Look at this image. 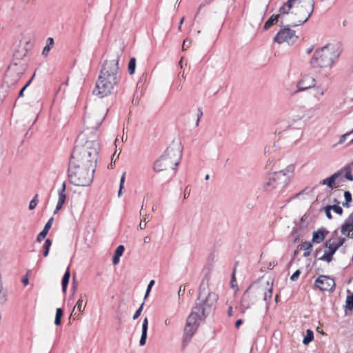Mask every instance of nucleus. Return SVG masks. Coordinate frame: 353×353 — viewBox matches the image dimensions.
<instances>
[{
  "label": "nucleus",
  "mask_w": 353,
  "mask_h": 353,
  "mask_svg": "<svg viewBox=\"0 0 353 353\" xmlns=\"http://www.w3.org/2000/svg\"><path fill=\"white\" fill-rule=\"evenodd\" d=\"M21 281L25 285H26L28 284V278L27 276L23 277Z\"/></svg>",
  "instance_id": "052dcab7"
},
{
  "label": "nucleus",
  "mask_w": 353,
  "mask_h": 353,
  "mask_svg": "<svg viewBox=\"0 0 353 353\" xmlns=\"http://www.w3.org/2000/svg\"><path fill=\"white\" fill-rule=\"evenodd\" d=\"M342 52L341 43H328L317 49L313 54L310 64L312 68H327L331 66Z\"/></svg>",
  "instance_id": "7ed1b4c3"
},
{
  "label": "nucleus",
  "mask_w": 353,
  "mask_h": 353,
  "mask_svg": "<svg viewBox=\"0 0 353 353\" xmlns=\"http://www.w3.org/2000/svg\"><path fill=\"white\" fill-rule=\"evenodd\" d=\"M148 329V319L145 317L142 323V330H141V336L139 341V344L141 346H143L146 343L147 340V334Z\"/></svg>",
  "instance_id": "dca6fc26"
},
{
  "label": "nucleus",
  "mask_w": 353,
  "mask_h": 353,
  "mask_svg": "<svg viewBox=\"0 0 353 353\" xmlns=\"http://www.w3.org/2000/svg\"><path fill=\"white\" fill-rule=\"evenodd\" d=\"M345 309L347 310H353V293L347 296L345 300Z\"/></svg>",
  "instance_id": "473e14b6"
},
{
  "label": "nucleus",
  "mask_w": 353,
  "mask_h": 353,
  "mask_svg": "<svg viewBox=\"0 0 353 353\" xmlns=\"http://www.w3.org/2000/svg\"><path fill=\"white\" fill-rule=\"evenodd\" d=\"M136 68V59L134 57L130 58L128 63V72L130 74H133Z\"/></svg>",
  "instance_id": "2f4dec72"
},
{
  "label": "nucleus",
  "mask_w": 353,
  "mask_h": 353,
  "mask_svg": "<svg viewBox=\"0 0 353 353\" xmlns=\"http://www.w3.org/2000/svg\"><path fill=\"white\" fill-rule=\"evenodd\" d=\"M70 277V273L69 268H68L65 272L64 273L63 276L61 280L62 291L64 293L66 292Z\"/></svg>",
  "instance_id": "5701e85b"
},
{
  "label": "nucleus",
  "mask_w": 353,
  "mask_h": 353,
  "mask_svg": "<svg viewBox=\"0 0 353 353\" xmlns=\"http://www.w3.org/2000/svg\"><path fill=\"white\" fill-rule=\"evenodd\" d=\"M99 149V143L98 141H88L84 145L77 144L70 156V160H73L74 152H80L79 159L76 161V165L92 168V172H94L97 165V156Z\"/></svg>",
  "instance_id": "20e7f679"
},
{
  "label": "nucleus",
  "mask_w": 353,
  "mask_h": 353,
  "mask_svg": "<svg viewBox=\"0 0 353 353\" xmlns=\"http://www.w3.org/2000/svg\"><path fill=\"white\" fill-rule=\"evenodd\" d=\"M272 288L270 287L268 288L266 291L264 292V298L263 300L266 303V307L267 309L269 308L270 303L272 297Z\"/></svg>",
  "instance_id": "393cba45"
},
{
  "label": "nucleus",
  "mask_w": 353,
  "mask_h": 353,
  "mask_svg": "<svg viewBox=\"0 0 353 353\" xmlns=\"http://www.w3.org/2000/svg\"><path fill=\"white\" fill-rule=\"evenodd\" d=\"M217 300L218 295L216 293L205 292L203 281L199 288L195 306L193 307L186 320L182 339L183 348L185 347L192 339L199 325V322L213 312Z\"/></svg>",
  "instance_id": "f257e3e1"
},
{
  "label": "nucleus",
  "mask_w": 353,
  "mask_h": 353,
  "mask_svg": "<svg viewBox=\"0 0 353 353\" xmlns=\"http://www.w3.org/2000/svg\"><path fill=\"white\" fill-rule=\"evenodd\" d=\"M251 285L248 288L241 297L240 305L243 312L250 308L256 301V294L255 292L251 291Z\"/></svg>",
  "instance_id": "9b49d317"
},
{
  "label": "nucleus",
  "mask_w": 353,
  "mask_h": 353,
  "mask_svg": "<svg viewBox=\"0 0 353 353\" xmlns=\"http://www.w3.org/2000/svg\"><path fill=\"white\" fill-rule=\"evenodd\" d=\"M315 286L321 291L332 292L335 288V281L329 276L320 275L315 281Z\"/></svg>",
  "instance_id": "9d476101"
},
{
  "label": "nucleus",
  "mask_w": 353,
  "mask_h": 353,
  "mask_svg": "<svg viewBox=\"0 0 353 353\" xmlns=\"http://www.w3.org/2000/svg\"><path fill=\"white\" fill-rule=\"evenodd\" d=\"M58 201L54 214H56L62 208L63 205L65 203L66 199L65 193H63V192H58Z\"/></svg>",
  "instance_id": "412c9836"
},
{
  "label": "nucleus",
  "mask_w": 353,
  "mask_h": 353,
  "mask_svg": "<svg viewBox=\"0 0 353 353\" xmlns=\"http://www.w3.org/2000/svg\"><path fill=\"white\" fill-rule=\"evenodd\" d=\"M120 55L118 54L116 59L105 61L103 64L95 88L92 91L93 94L99 98L111 94L116 91L118 87Z\"/></svg>",
  "instance_id": "f03ea898"
},
{
  "label": "nucleus",
  "mask_w": 353,
  "mask_h": 353,
  "mask_svg": "<svg viewBox=\"0 0 353 353\" xmlns=\"http://www.w3.org/2000/svg\"><path fill=\"white\" fill-rule=\"evenodd\" d=\"M290 178V176H288L284 171L270 174L268 181L264 183V190L271 191L274 189H283L288 184Z\"/></svg>",
  "instance_id": "0eeeda50"
},
{
  "label": "nucleus",
  "mask_w": 353,
  "mask_h": 353,
  "mask_svg": "<svg viewBox=\"0 0 353 353\" xmlns=\"http://www.w3.org/2000/svg\"><path fill=\"white\" fill-rule=\"evenodd\" d=\"M342 234L348 238H353V220L345 219L341 227Z\"/></svg>",
  "instance_id": "4468645a"
},
{
  "label": "nucleus",
  "mask_w": 353,
  "mask_h": 353,
  "mask_svg": "<svg viewBox=\"0 0 353 353\" xmlns=\"http://www.w3.org/2000/svg\"><path fill=\"white\" fill-rule=\"evenodd\" d=\"M353 220V210H352V212L347 216V218L346 219H348V220Z\"/></svg>",
  "instance_id": "774afa93"
},
{
  "label": "nucleus",
  "mask_w": 353,
  "mask_h": 353,
  "mask_svg": "<svg viewBox=\"0 0 353 353\" xmlns=\"http://www.w3.org/2000/svg\"><path fill=\"white\" fill-rule=\"evenodd\" d=\"M314 339V333L311 330H307L306 335L303 339L304 345H308Z\"/></svg>",
  "instance_id": "cd10ccee"
},
{
  "label": "nucleus",
  "mask_w": 353,
  "mask_h": 353,
  "mask_svg": "<svg viewBox=\"0 0 353 353\" xmlns=\"http://www.w3.org/2000/svg\"><path fill=\"white\" fill-rule=\"evenodd\" d=\"M303 235V228L301 226L293 228L291 232V237L294 242H296Z\"/></svg>",
  "instance_id": "6ab92c4d"
},
{
  "label": "nucleus",
  "mask_w": 353,
  "mask_h": 353,
  "mask_svg": "<svg viewBox=\"0 0 353 353\" xmlns=\"http://www.w3.org/2000/svg\"><path fill=\"white\" fill-rule=\"evenodd\" d=\"M243 321L242 319H238L235 323V327L239 328L243 324Z\"/></svg>",
  "instance_id": "4d7b16f0"
},
{
  "label": "nucleus",
  "mask_w": 353,
  "mask_h": 353,
  "mask_svg": "<svg viewBox=\"0 0 353 353\" xmlns=\"http://www.w3.org/2000/svg\"><path fill=\"white\" fill-rule=\"evenodd\" d=\"M33 77L23 85V87L21 89L19 93V97H22L23 96V92L26 90V89L30 85L32 80L33 79Z\"/></svg>",
  "instance_id": "4c0bfd02"
},
{
  "label": "nucleus",
  "mask_w": 353,
  "mask_h": 353,
  "mask_svg": "<svg viewBox=\"0 0 353 353\" xmlns=\"http://www.w3.org/2000/svg\"><path fill=\"white\" fill-rule=\"evenodd\" d=\"M345 237H339L338 239V242L340 245H343L344 243L345 242Z\"/></svg>",
  "instance_id": "13d9d810"
},
{
  "label": "nucleus",
  "mask_w": 353,
  "mask_h": 353,
  "mask_svg": "<svg viewBox=\"0 0 353 353\" xmlns=\"http://www.w3.org/2000/svg\"><path fill=\"white\" fill-rule=\"evenodd\" d=\"M330 210H333L335 213L339 215H342L343 212V208L338 205H328Z\"/></svg>",
  "instance_id": "f704fd0d"
},
{
  "label": "nucleus",
  "mask_w": 353,
  "mask_h": 353,
  "mask_svg": "<svg viewBox=\"0 0 353 353\" xmlns=\"http://www.w3.org/2000/svg\"><path fill=\"white\" fill-rule=\"evenodd\" d=\"M228 315L229 316H232V306H230L228 307Z\"/></svg>",
  "instance_id": "680f3d73"
},
{
  "label": "nucleus",
  "mask_w": 353,
  "mask_h": 353,
  "mask_svg": "<svg viewBox=\"0 0 353 353\" xmlns=\"http://www.w3.org/2000/svg\"><path fill=\"white\" fill-rule=\"evenodd\" d=\"M54 39L52 37H48L46 40V46H48L50 48H52L54 46Z\"/></svg>",
  "instance_id": "8fccbe9b"
},
{
  "label": "nucleus",
  "mask_w": 353,
  "mask_h": 353,
  "mask_svg": "<svg viewBox=\"0 0 353 353\" xmlns=\"http://www.w3.org/2000/svg\"><path fill=\"white\" fill-rule=\"evenodd\" d=\"M190 189L189 186H187L184 190V195H183L184 199L188 198L190 196Z\"/></svg>",
  "instance_id": "864d4df0"
},
{
  "label": "nucleus",
  "mask_w": 353,
  "mask_h": 353,
  "mask_svg": "<svg viewBox=\"0 0 353 353\" xmlns=\"http://www.w3.org/2000/svg\"><path fill=\"white\" fill-rule=\"evenodd\" d=\"M344 198H345V201L352 202V197L351 192L350 191H348V190L345 191L344 192Z\"/></svg>",
  "instance_id": "c03bdc74"
},
{
  "label": "nucleus",
  "mask_w": 353,
  "mask_h": 353,
  "mask_svg": "<svg viewBox=\"0 0 353 353\" xmlns=\"http://www.w3.org/2000/svg\"><path fill=\"white\" fill-rule=\"evenodd\" d=\"M279 17L280 14H272L265 23L263 29L267 30L270 28L274 23L278 21Z\"/></svg>",
  "instance_id": "4be33fe9"
},
{
  "label": "nucleus",
  "mask_w": 353,
  "mask_h": 353,
  "mask_svg": "<svg viewBox=\"0 0 353 353\" xmlns=\"http://www.w3.org/2000/svg\"><path fill=\"white\" fill-rule=\"evenodd\" d=\"M80 152H75L73 160H70L68 170V176L70 183L75 186H88L93 180L92 168L76 165L79 159Z\"/></svg>",
  "instance_id": "39448f33"
},
{
  "label": "nucleus",
  "mask_w": 353,
  "mask_h": 353,
  "mask_svg": "<svg viewBox=\"0 0 353 353\" xmlns=\"http://www.w3.org/2000/svg\"><path fill=\"white\" fill-rule=\"evenodd\" d=\"M334 254H333V252H332L330 250H325L323 255L321 256V257H319L317 259L319 261H323L330 263L333 260Z\"/></svg>",
  "instance_id": "bb28decb"
},
{
  "label": "nucleus",
  "mask_w": 353,
  "mask_h": 353,
  "mask_svg": "<svg viewBox=\"0 0 353 353\" xmlns=\"http://www.w3.org/2000/svg\"><path fill=\"white\" fill-rule=\"evenodd\" d=\"M343 170L345 172L344 177L350 181H353V174L351 172L350 168L349 166H345Z\"/></svg>",
  "instance_id": "72a5a7b5"
},
{
  "label": "nucleus",
  "mask_w": 353,
  "mask_h": 353,
  "mask_svg": "<svg viewBox=\"0 0 353 353\" xmlns=\"http://www.w3.org/2000/svg\"><path fill=\"white\" fill-rule=\"evenodd\" d=\"M51 50V48L48 47V46H45L43 49V51H42V54L44 56V57H47L49 54V52Z\"/></svg>",
  "instance_id": "3c124183"
},
{
  "label": "nucleus",
  "mask_w": 353,
  "mask_h": 353,
  "mask_svg": "<svg viewBox=\"0 0 353 353\" xmlns=\"http://www.w3.org/2000/svg\"><path fill=\"white\" fill-rule=\"evenodd\" d=\"M146 227V223H144L143 221H141L139 223V228L140 230H144Z\"/></svg>",
  "instance_id": "bf43d9fd"
},
{
  "label": "nucleus",
  "mask_w": 353,
  "mask_h": 353,
  "mask_svg": "<svg viewBox=\"0 0 353 353\" xmlns=\"http://www.w3.org/2000/svg\"><path fill=\"white\" fill-rule=\"evenodd\" d=\"M52 245V241L49 239H47L46 241H45V243L43 244V256L46 257L48 256V254H49V250H50V248Z\"/></svg>",
  "instance_id": "c756f323"
},
{
  "label": "nucleus",
  "mask_w": 353,
  "mask_h": 353,
  "mask_svg": "<svg viewBox=\"0 0 353 353\" xmlns=\"http://www.w3.org/2000/svg\"><path fill=\"white\" fill-rule=\"evenodd\" d=\"M324 246L328 248V250L333 252V254H335V252L338 250L336 246H334V242L332 241V239L327 240L324 243Z\"/></svg>",
  "instance_id": "c85d7f7f"
},
{
  "label": "nucleus",
  "mask_w": 353,
  "mask_h": 353,
  "mask_svg": "<svg viewBox=\"0 0 353 353\" xmlns=\"http://www.w3.org/2000/svg\"><path fill=\"white\" fill-rule=\"evenodd\" d=\"M312 243L309 241H303L297 246V250H303V257H307L310 255L312 249Z\"/></svg>",
  "instance_id": "a211bd4d"
},
{
  "label": "nucleus",
  "mask_w": 353,
  "mask_h": 353,
  "mask_svg": "<svg viewBox=\"0 0 353 353\" xmlns=\"http://www.w3.org/2000/svg\"><path fill=\"white\" fill-rule=\"evenodd\" d=\"M325 215H326V216H327V218L328 219H332V215L331 214V210L329 208L328 205L325 207Z\"/></svg>",
  "instance_id": "09e8293b"
},
{
  "label": "nucleus",
  "mask_w": 353,
  "mask_h": 353,
  "mask_svg": "<svg viewBox=\"0 0 353 353\" xmlns=\"http://www.w3.org/2000/svg\"><path fill=\"white\" fill-rule=\"evenodd\" d=\"M154 280H151L148 285V287H147V289H146V292H145V299L148 296V294H150V291H151V289L152 288V286L154 285Z\"/></svg>",
  "instance_id": "37998d69"
},
{
  "label": "nucleus",
  "mask_w": 353,
  "mask_h": 353,
  "mask_svg": "<svg viewBox=\"0 0 353 353\" xmlns=\"http://www.w3.org/2000/svg\"><path fill=\"white\" fill-rule=\"evenodd\" d=\"M322 252V248H318L316 249L314 253V257L316 259H318V255L319 253H321Z\"/></svg>",
  "instance_id": "5fc2aeb1"
},
{
  "label": "nucleus",
  "mask_w": 353,
  "mask_h": 353,
  "mask_svg": "<svg viewBox=\"0 0 353 353\" xmlns=\"http://www.w3.org/2000/svg\"><path fill=\"white\" fill-rule=\"evenodd\" d=\"M37 196V194L35 195V196L30 201L29 203V209L30 210H32L36 208L38 203Z\"/></svg>",
  "instance_id": "e433bc0d"
},
{
  "label": "nucleus",
  "mask_w": 353,
  "mask_h": 353,
  "mask_svg": "<svg viewBox=\"0 0 353 353\" xmlns=\"http://www.w3.org/2000/svg\"><path fill=\"white\" fill-rule=\"evenodd\" d=\"M344 172L343 168L339 170V171L336 172L333 174H332L330 176L325 178L320 181L321 185H325L328 188L333 189L334 185L337 179H339V182H343L344 180L343 178L339 177L341 176V174Z\"/></svg>",
  "instance_id": "ddd939ff"
},
{
  "label": "nucleus",
  "mask_w": 353,
  "mask_h": 353,
  "mask_svg": "<svg viewBox=\"0 0 353 353\" xmlns=\"http://www.w3.org/2000/svg\"><path fill=\"white\" fill-rule=\"evenodd\" d=\"M350 134H352V132H347V133H345V134H344L341 135V136L340 137V138H339V141H338V144H342V143H343L345 141V140H346L347 137L348 136H350Z\"/></svg>",
  "instance_id": "79ce46f5"
},
{
  "label": "nucleus",
  "mask_w": 353,
  "mask_h": 353,
  "mask_svg": "<svg viewBox=\"0 0 353 353\" xmlns=\"http://www.w3.org/2000/svg\"><path fill=\"white\" fill-rule=\"evenodd\" d=\"M350 203H351V202H347V201H345V202H343V203H342V205H343V207H345V208H350Z\"/></svg>",
  "instance_id": "69168bd1"
},
{
  "label": "nucleus",
  "mask_w": 353,
  "mask_h": 353,
  "mask_svg": "<svg viewBox=\"0 0 353 353\" xmlns=\"http://www.w3.org/2000/svg\"><path fill=\"white\" fill-rule=\"evenodd\" d=\"M75 308H77V310L79 311V312H82L83 310V300L81 299H79L77 302V304L76 305L74 306V309H73V311L75 310Z\"/></svg>",
  "instance_id": "ea45409f"
},
{
  "label": "nucleus",
  "mask_w": 353,
  "mask_h": 353,
  "mask_svg": "<svg viewBox=\"0 0 353 353\" xmlns=\"http://www.w3.org/2000/svg\"><path fill=\"white\" fill-rule=\"evenodd\" d=\"M283 171H284V172L286 173V174L288 176H289L288 175L289 173H293L294 172V165H289Z\"/></svg>",
  "instance_id": "49530a36"
},
{
  "label": "nucleus",
  "mask_w": 353,
  "mask_h": 353,
  "mask_svg": "<svg viewBox=\"0 0 353 353\" xmlns=\"http://www.w3.org/2000/svg\"><path fill=\"white\" fill-rule=\"evenodd\" d=\"M300 274L301 271L299 270H296L290 277L291 281H296L299 279Z\"/></svg>",
  "instance_id": "a18cd8bd"
},
{
  "label": "nucleus",
  "mask_w": 353,
  "mask_h": 353,
  "mask_svg": "<svg viewBox=\"0 0 353 353\" xmlns=\"http://www.w3.org/2000/svg\"><path fill=\"white\" fill-rule=\"evenodd\" d=\"M150 241H151V239H150V236H147L144 237V239H143V241H144V243H150Z\"/></svg>",
  "instance_id": "0e129e2a"
},
{
  "label": "nucleus",
  "mask_w": 353,
  "mask_h": 353,
  "mask_svg": "<svg viewBox=\"0 0 353 353\" xmlns=\"http://www.w3.org/2000/svg\"><path fill=\"white\" fill-rule=\"evenodd\" d=\"M196 117H197V119L196 121V126H199L200 120H201V117H203V111L201 108H199L197 110Z\"/></svg>",
  "instance_id": "a19ab883"
},
{
  "label": "nucleus",
  "mask_w": 353,
  "mask_h": 353,
  "mask_svg": "<svg viewBox=\"0 0 353 353\" xmlns=\"http://www.w3.org/2000/svg\"><path fill=\"white\" fill-rule=\"evenodd\" d=\"M182 150L181 143H173L169 145L164 154L154 162V171L158 172L169 168L175 170L182 157Z\"/></svg>",
  "instance_id": "423d86ee"
},
{
  "label": "nucleus",
  "mask_w": 353,
  "mask_h": 353,
  "mask_svg": "<svg viewBox=\"0 0 353 353\" xmlns=\"http://www.w3.org/2000/svg\"><path fill=\"white\" fill-rule=\"evenodd\" d=\"M288 26L281 29L274 37V41L277 43L287 42L288 44H294L298 39L294 30Z\"/></svg>",
  "instance_id": "6e6552de"
},
{
  "label": "nucleus",
  "mask_w": 353,
  "mask_h": 353,
  "mask_svg": "<svg viewBox=\"0 0 353 353\" xmlns=\"http://www.w3.org/2000/svg\"><path fill=\"white\" fill-rule=\"evenodd\" d=\"M65 189H66V185H65V183L63 182L62 183L61 188L59 190L58 192H63V193H65Z\"/></svg>",
  "instance_id": "6e6d98bb"
},
{
  "label": "nucleus",
  "mask_w": 353,
  "mask_h": 353,
  "mask_svg": "<svg viewBox=\"0 0 353 353\" xmlns=\"http://www.w3.org/2000/svg\"><path fill=\"white\" fill-rule=\"evenodd\" d=\"M329 232L324 228H321L318 230L314 231L312 234V243H321Z\"/></svg>",
  "instance_id": "2eb2a0df"
},
{
  "label": "nucleus",
  "mask_w": 353,
  "mask_h": 353,
  "mask_svg": "<svg viewBox=\"0 0 353 353\" xmlns=\"http://www.w3.org/2000/svg\"><path fill=\"white\" fill-rule=\"evenodd\" d=\"M63 314V311L61 308H57L56 310V315L54 319V324L59 325L61 323V317Z\"/></svg>",
  "instance_id": "7c9ffc66"
},
{
  "label": "nucleus",
  "mask_w": 353,
  "mask_h": 353,
  "mask_svg": "<svg viewBox=\"0 0 353 353\" xmlns=\"http://www.w3.org/2000/svg\"><path fill=\"white\" fill-rule=\"evenodd\" d=\"M125 172H123L121 177V180H120V185H119V192H118V196H120L121 195V193H122V189L123 188V184H124V182H125Z\"/></svg>",
  "instance_id": "c9c22d12"
},
{
  "label": "nucleus",
  "mask_w": 353,
  "mask_h": 353,
  "mask_svg": "<svg viewBox=\"0 0 353 353\" xmlns=\"http://www.w3.org/2000/svg\"><path fill=\"white\" fill-rule=\"evenodd\" d=\"M315 85V79L309 75H305L297 83V90L296 91V92L307 90L308 89L314 88Z\"/></svg>",
  "instance_id": "f8f14e48"
},
{
  "label": "nucleus",
  "mask_w": 353,
  "mask_h": 353,
  "mask_svg": "<svg viewBox=\"0 0 353 353\" xmlns=\"http://www.w3.org/2000/svg\"><path fill=\"white\" fill-rule=\"evenodd\" d=\"M326 90L327 89L325 88H324L321 85H318V86L315 85L314 97L315 99H316L317 100H320L321 97L324 95Z\"/></svg>",
  "instance_id": "b1692460"
},
{
  "label": "nucleus",
  "mask_w": 353,
  "mask_h": 353,
  "mask_svg": "<svg viewBox=\"0 0 353 353\" xmlns=\"http://www.w3.org/2000/svg\"><path fill=\"white\" fill-rule=\"evenodd\" d=\"M191 45V41L188 39H185L183 41V45H182V50H186Z\"/></svg>",
  "instance_id": "de8ad7c7"
},
{
  "label": "nucleus",
  "mask_w": 353,
  "mask_h": 353,
  "mask_svg": "<svg viewBox=\"0 0 353 353\" xmlns=\"http://www.w3.org/2000/svg\"><path fill=\"white\" fill-rule=\"evenodd\" d=\"M52 221H53V218L51 217L48 221V222L46 223L42 231L37 235V241L38 242L42 241L46 238V235L48 234V233L49 232V230L50 229V228L52 226Z\"/></svg>",
  "instance_id": "f3484780"
},
{
  "label": "nucleus",
  "mask_w": 353,
  "mask_h": 353,
  "mask_svg": "<svg viewBox=\"0 0 353 353\" xmlns=\"http://www.w3.org/2000/svg\"><path fill=\"white\" fill-rule=\"evenodd\" d=\"M143 305H144V303H142L141 305H140V307L137 310V311L134 314V316H133L134 320H136L137 319H138L139 316L141 315V312L143 310Z\"/></svg>",
  "instance_id": "58836bf2"
},
{
  "label": "nucleus",
  "mask_w": 353,
  "mask_h": 353,
  "mask_svg": "<svg viewBox=\"0 0 353 353\" xmlns=\"http://www.w3.org/2000/svg\"><path fill=\"white\" fill-rule=\"evenodd\" d=\"M124 250L125 248L123 245H120L117 248L112 257V263L114 265H117L119 263L120 257L123 255Z\"/></svg>",
  "instance_id": "aec40b11"
},
{
  "label": "nucleus",
  "mask_w": 353,
  "mask_h": 353,
  "mask_svg": "<svg viewBox=\"0 0 353 353\" xmlns=\"http://www.w3.org/2000/svg\"><path fill=\"white\" fill-rule=\"evenodd\" d=\"M144 214H146V212L143 210V205L141 207V209L140 210V215L143 217L144 216Z\"/></svg>",
  "instance_id": "338daca9"
},
{
  "label": "nucleus",
  "mask_w": 353,
  "mask_h": 353,
  "mask_svg": "<svg viewBox=\"0 0 353 353\" xmlns=\"http://www.w3.org/2000/svg\"><path fill=\"white\" fill-rule=\"evenodd\" d=\"M152 219V216L150 214H144V216L142 217L141 221H143L146 223V222L150 221V220Z\"/></svg>",
  "instance_id": "603ef678"
},
{
  "label": "nucleus",
  "mask_w": 353,
  "mask_h": 353,
  "mask_svg": "<svg viewBox=\"0 0 353 353\" xmlns=\"http://www.w3.org/2000/svg\"><path fill=\"white\" fill-rule=\"evenodd\" d=\"M295 1H286L280 8L279 14H288Z\"/></svg>",
  "instance_id": "a878e982"
},
{
  "label": "nucleus",
  "mask_w": 353,
  "mask_h": 353,
  "mask_svg": "<svg viewBox=\"0 0 353 353\" xmlns=\"http://www.w3.org/2000/svg\"><path fill=\"white\" fill-rule=\"evenodd\" d=\"M313 50H314V46H312L306 50V53L309 54L313 51Z\"/></svg>",
  "instance_id": "e2e57ef3"
},
{
  "label": "nucleus",
  "mask_w": 353,
  "mask_h": 353,
  "mask_svg": "<svg viewBox=\"0 0 353 353\" xmlns=\"http://www.w3.org/2000/svg\"><path fill=\"white\" fill-rule=\"evenodd\" d=\"M314 3H310L308 6H301L297 9L296 14L302 16V17L297 21V23L290 25L291 27H296L300 25L304 24L310 17L314 11Z\"/></svg>",
  "instance_id": "1a4fd4ad"
}]
</instances>
